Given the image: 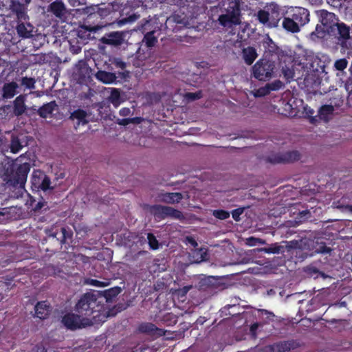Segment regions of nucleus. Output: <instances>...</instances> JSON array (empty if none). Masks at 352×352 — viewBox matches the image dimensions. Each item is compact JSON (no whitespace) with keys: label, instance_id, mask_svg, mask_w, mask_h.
<instances>
[{"label":"nucleus","instance_id":"nucleus-49","mask_svg":"<svg viewBox=\"0 0 352 352\" xmlns=\"http://www.w3.org/2000/svg\"><path fill=\"white\" fill-rule=\"evenodd\" d=\"M116 76H117V78L120 79L118 80V82L126 81L127 79L129 78V72H128V71L119 72L116 74Z\"/></svg>","mask_w":352,"mask_h":352},{"label":"nucleus","instance_id":"nucleus-16","mask_svg":"<svg viewBox=\"0 0 352 352\" xmlns=\"http://www.w3.org/2000/svg\"><path fill=\"white\" fill-rule=\"evenodd\" d=\"M292 17L300 26L305 25L309 21V12L302 7H296L293 10Z\"/></svg>","mask_w":352,"mask_h":352},{"label":"nucleus","instance_id":"nucleus-58","mask_svg":"<svg viewBox=\"0 0 352 352\" xmlns=\"http://www.w3.org/2000/svg\"><path fill=\"white\" fill-rule=\"evenodd\" d=\"M261 311L263 313H265V314L267 315V318L270 320H273V318L274 317V314L272 312H270L265 309H262Z\"/></svg>","mask_w":352,"mask_h":352},{"label":"nucleus","instance_id":"nucleus-62","mask_svg":"<svg viewBox=\"0 0 352 352\" xmlns=\"http://www.w3.org/2000/svg\"><path fill=\"white\" fill-rule=\"evenodd\" d=\"M141 121V118L135 117L130 118V123L139 124Z\"/></svg>","mask_w":352,"mask_h":352},{"label":"nucleus","instance_id":"nucleus-25","mask_svg":"<svg viewBox=\"0 0 352 352\" xmlns=\"http://www.w3.org/2000/svg\"><path fill=\"white\" fill-rule=\"evenodd\" d=\"M56 107L57 104L54 100L47 102L36 110V113L42 118H47L53 113Z\"/></svg>","mask_w":352,"mask_h":352},{"label":"nucleus","instance_id":"nucleus-31","mask_svg":"<svg viewBox=\"0 0 352 352\" xmlns=\"http://www.w3.org/2000/svg\"><path fill=\"white\" fill-rule=\"evenodd\" d=\"M111 90L110 96L108 97V101L111 103L114 107H119L123 100L121 98L120 91L117 88H109Z\"/></svg>","mask_w":352,"mask_h":352},{"label":"nucleus","instance_id":"nucleus-55","mask_svg":"<svg viewBox=\"0 0 352 352\" xmlns=\"http://www.w3.org/2000/svg\"><path fill=\"white\" fill-rule=\"evenodd\" d=\"M235 307V305H228L227 306H225L222 310H221V314H224L226 316H228V315H230V316H234L236 315V314H231V313H228L227 314V311L229 310V309L230 308H234Z\"/></svg>","mask_w":352,"mask_h":352},{"label":"nucleus","instance_id":"nucleus-11","mask_svg":"<svg viewBox=\"0 0 352 352\" xmlns=\"http://www.w3.org/2000/svg\"><path fill=\"white\" fill-rule=\"evenodd\" d=\"M31 188L34 193H39L40 190L43 192L47 190H52L51 179L43 171L34 170L31 177Z\"/></svg>","mask_w":352,"mask_h":352},{"label":"nucleus","instance_id":"nucleus-29","mask_svg":"<svg viewBox=\"0 0 352 352\" xmlns=\"http://www.w3.org/2000/svg\"><path fill=\"white\" fill-rule=\"evenodd\" d=\"M282 26L284 30L292 33H297L300 31V25L292 17H284Z\"/></svg>","mask_w":352,"mask_h":352},{"label":"nucleus","instance_id":"nucleus-15","mask_svg":"<svg viewBox=\"0 0 352 352\" xmlns=\"http://www.w3.org/2000/svg\"><path fill=\"white\" fill-rule=\"evenodd\" d=\"M334 30V34L329 35L334 36L342 43L346 42L350 38V28L343 22H338Z\"/></svg>","mask_w":352,"mask_h":352},{"label":"nucleus","instance_id":"nucleus-60","mask_svg":"<svg viewBox=\"0 0 352 352\" xmlns=\"http://www.w3.org/2000/svg\"><path fill=\"white\" fill-rule=\"evenodd\" d=\"M147 254H148L147 251L141 250V251H139L138 252H137L136 254H135V255L133 256V258L135 259H136V258H139L140 256L146 255Z\"/></svg>","mask_w":352,"mask_h":352},{"label":"nucleus","instance_id":"nucleus-44","mask_svg":"<svg viewBox=\"0 0 352 352\" xmlns=\"http://www.w3.org/2000/svg\"><path fill=\"white\" fill-rule=\"evenodd\" d=\"M203 96L202 91H198L197 92H187L185 94V98L190 101H194L201 98Z\"/></svg>","mask_w":352,"mask_h":352},{"label":"nucleus","instance_id":"nucleus-37","mask_svg":"<svg viewBox=\"0 0 352 352\" xmlns=\"http://www.w3.org/2000/svg\"><path fill=\"white\" fill-rule=\"evenodd\" d=\"M283 249L284 248L278 243H272L268 247L261 248L260 251L267 254H279L283 252Z\"/></svg>","mask_w":352,"mask_h":352},{"label":"nucleus","instance_id":"nucleus-1","mask_svg":"<svg viewBox=\"0 0 352 352\" xmlns=\"http://www.w3.org/2000/svg\"><path fill=\"white\" fill-rule=\"evenodd\" d=\"M98 291H91L82 294L74 306V311L83 317L93 320L99 317L104 311V305L100 297Z\"/></svg>","mask_w":352,"mask_h":352},{"label":"nucleus","instance_id":"nucleus-33","mask_svg":"<svg viewBox=\"0 0 352 352\" xmlns=\"http://www.w3.org/2000/svg\"><path fill=\"white\" fill-rule=\"evenodd\" d=\"M155 30H153L144 34L142 41L146 47H152L157 43V37L155 36Z\"/></svg>","mask_w":352,"mask_h":352},{"label":"nucleus","instance_id":"nucleus-12","mask_svg":"<svg viewBox=\"0 0 352 352\" xmlns=\"http://www.w3.org/2000/svg\"><path fill=\"white\" fill-rule=\"evenodd\" d=\"M151 212L153 214L155 217L164 219L168 217H173L175 219H181L182 217V213L181 211L175 209L170 206H162V205H153L151 208Z\"/></svg>","mask_w":352,"mask_h":352},{"label":"nucleus","instance_id":"nucleus-54","mask_svg":"<svg viewBox=\"0 0 352 352\" xmlns=\"http://www.w3.org/2000/svg\"><path fill=\"white\" fill-rule=\"evenodd\" d=\"M267 90L265 88H260L256 91L254 96L256 97H261L265 96L267 94Z\"/></svg>","mask_w":352,"mask_h":352},{"label":"nucleus","instance_id":"nucleus-4","mask_svg":"<svg viewBox=\"0 0 352 352\" xmlns=\"http://www.w3.org/2000/svg\"><path fill=\"white\" fill-rule=\"evenodd\" d=\"M320 25H317L316 30L311 34V37L322 38L326 34H334L335 27L339 21L338 17L333 12L321 9L315 11Z\"/></svg>","mask_w":352,"mask_h":352},{"label":"nucleus","instance_id":"nucleus-36","mask_svg":"<svg viewBox=\"0 0 352 352\" xmlns=\"http://www.w3.org/2000/svg\"><path fill=\"white\" fill-rule=\"evenodd\" d=\"M307 63H303L304 67L307 69L309 72H318V65L320 60L318 58L306 59Z\"/></svg>","mask_w":352,"mask_h":352},{"label":"nucleus","instance_id":"nucleus-50","mask_svg":"<svg viewBox=\"0 0 352 352\" xmlns=\"http://www.w3.org/2000/svg\"><path fill=\"white\" fill-rule=\"evenodd\" d=\"M89 283L96 287H105L109 285L108 282H103L96 279H91Z\"/></svg>","mask_w":352,"mask_h":352},{"label":"nucleus","instance_id":"nucleus-45","mask_svg":"<svg viewBox=\"0 0 352 352\" xmlns=\"http://www.w3.org/2000/svg\"><path fill=\"white\" fill-rule=\"evenodd\" d=\"M263 46L265 49L267 48L270 53H275L277 50V46L270 37L264 42Z\"/></svg>","mask_w":352,"mask_h":352},{"label":"nucleus","instance_id":"nucleus-27","mask_svg":"<svg viewBox=\"0 0 352 352\" xmlns=\"http://www.w3.org/2000/svg\"><path fill=\"white\" fill-rule=\"evenodd\" d=\"M19 87L15 82L5 83L2 88V97L5 99H10L16 94V89Z\"/></svg>","mask_w":352,"mask_h":352},{"label":"nucleus","instance_id":"nucleus-18","mask_svg":"<svg viewBox=\"0 0 352 352\" xmlns=\"http://www.w3.org/2000/svg\"><path fill=\"white\" fill-rule=\"evenodd\" d=\"M138 330L142 333L158 337L165 335V331L163 329L158 328L151 322L142 323L140 324Z\"/></svg>","mask_w":352,"mask_h":352},{"label":"nucleus","instance_id":"nucleus-51","mask_svg":"<svg viewBox=\"0 0 352 352\" xmlns=\"http://www.w3.org/2000/svg\"><path fill=\"white\" fill-rule=\"evenodd\" d=\"M327 3L334 8L341 6V3L344 0H327Z\"/></svg>","mask_w":352,"mask_h":352},{"label":"nucleus","instance_id":"nucleus-24","mask_svg":"<svg viewBox=\"0 0 352 352\" xmlns=\"http://www.w3.org/2000/svg\"><path fill=\"white\" fill-rule=\"evenodd\" d=\"M305 244H307L308 245H311L313 246V253L311 254H327L331 253L332 251V249L330 247H327L326 245V243L324 242L318 243L314 242L312 240H307Z\"/></svg>","mask_w":352,"mask_h":352},{"label":"nucleus","instance_id":"nucleus-52","mask_svg":"<svg viewBox=\"0 0 352 352\" xmlns=\"http://www.w3.org/2000/svg\"><path fill=\"white\" fill-rule=\"evenodd\" d=\"M283 72L284 74V76L287 79L292 78L294 76V71L289 68H287V69L283 68Z\"/></svg>","mask_w":352,"mask_h":352},{"label":"nucleus","instance_id":"nucleus-20","mask_svg":"<svg viewBox=\"0 0 352 352\" xmlns=\"http://www.w3.org/2000/svg\"><path fill=\"white\" fill-rule=\"evenodd\" d=\"M47 11L61 19L65 14L66 7L62 0H55L48 6Z\"/></svg>","mask_w":352,"mask_h":352},{"label":"nucleus","instance_id":"nucleus-32","mask_svg":"<svg viewBox=\"0 0 352 352\" xmlns=\"http://www.w3.org/2000/svg\"><path fill=\"white\" fill-rule=\"evenodd\" d=\"M87 116V113L85 110L78 109L74 111L72 113V114L70 116V118L72 120H75V119L77 120L78 125H79L80 124H81L82 125H85L86 124L88 123V120L86 119Z\"/></svg>","mask_w":352,"mask_h":352},{"label":"nucleus","instance_id":"nucleus-23","mask_svg":"<svg viewBox=\"0 0 352 352\" xmlns=\"http://www.w3.org/2000/svg\"><path fill=\"white\" fill-rule=\"evenodd\" d=\"M98 30L96 26L80 25L77 30V36L83 41L91 38V34Z\"/></svg>","mask_w":352,"mask_h":352},{"label":"nucleus","instance_id":"nucleus-53","mask_svg":"<svg viewBox=\"0 0 352 352\" xmlns=\"http://www.w3.org/2000/svg\"><path fill=\"white\" fill-rule=\"evenodd\" d=\"M30 352H47L46 349L43 345H36L31 349Z\"/></svg>","mask_w":352,"mask_h":352},{"label":"nucleus","instance_id":"nucleus-5","mask_svg":"<svg viewBox=\"0 0 352 352\" xmlns=\"http://www.w3.org/2000/svg\"><path fill=\"white\" fill-rule=\"evenodd\" d=\"M258 19L260 23L268 28H276L282 18L281 8L276 3H270L266 10L258 12Z\"/></svg>","mask_w":352,"mask_h":352},{"label":"nucleus","instance_id":"nucleus-59","mask_svg":"<svg viewBox=\"0 0 352 352\" xmlns=\"http://www.w3.org/2000/svg\"><path fill=\"white\" fill-rule=\"evenodd\" d=\"M70 50L74 54H78L81 52V47L80 46L75 47V46L72 45L70 47Z\"/></svg>","mask_w":352,"mask_h":352},{"label":"nucleus","instance_id":"nucleus-57","mask_svg":"<svg viewBox=\"0 0 352 352\" xmlns=\"http://www.w3.org/2000/svg\"><path fill=\"white\" fill-rule=\"evenodd\" d=\"M130 113H131L130 109L126 107L122 108L120 110V115L122 116H127L128 115H129Z\"/></svg>","mask_w":352,"mask_h":352},{"label":"nucleus","instance_id":"nucleus-10","mask_svg":"<svg viewBox=\"0 0 352 352\" xmlns=\"http://www.w3.org/2000/svg\"><path fill=\"white\" fill-rule=\"evenodd\" d=\"M300 159L298 151H289L283 153H272L264 157L266 163L272 164L293 163Z\"/></svg>","mask_w":352,"mask_h":352},{"label":"nucleus","instance_id":"nucleus-42","mask_svg":"<svg viewBox=\"0 0 352 352\" xmlns=\"http://www.w3.org/2000/svg\"><path fill=\"white\" fill-rule=\"evenodd\" d=\"M36 80L33 78H28L27 76L23 77L21 79V85L26 88L33 89L35 88Z\"/></svg>","mask_w":352,"mask_h":352},{"label":"nucleus","instance_id":"nucleus-22","mask_svg":"<svg viewBox=\"0 0 352 352\" xmlns=\"http://www.w3.org/2000/svg\"><path fill=\"white\" fill-rule=\"evenodd\" d=\"M160 201L169 204H177L183 199L181 192H162L159 195Z\"/></svg>","mask_w":352,"mask_h":352},{"label":"nucleus","instance_id":"nucleus-38","mask_svg":"<svg viewBox=\"0 0 352 352\" xmlns=\"http://www.w3.org/2000/svg\"><path fill=\"white\" fill-rule=\"evenodd\" d=\"M147 239L150 249L153 250L159 249V242L153 233H148Z\"/></svg>","mask_w":352,"mask_h":352},{"label":"nucleus","instance_id":"nucleus-9","mask_svg":"<svg viewBox=\"0 0 352 352\" xmlns=\"http://www.w3.org/2000/svg\"><path fill=\"white\" fill-rule=\"evenodd\" d=\"M228 6L227 14H221L218 21L223 26H230L231 25H239L240 21V0H228Z\"/></svg>","mask_w":352,"mask_h":352},{"label":"nucleus","instance_id":"nucleus-17","mask_svg":"<svg viewBox=\"0 0 352 352\" xmlns=\"http://www.w3.org/2000/svg\"><path fill=\"white\" fill-rule=\"evenodd\" d=\"M199 289L201 291H213L219 288V282L214 276L201 278L198 284Z\"/></svg>","mask_w":352,"mask_h":352},{"label":"nucleus","instance_id":"nucleus-34","mask_svg":"<svg viewBox=\"0 0 352 352\" xmlns=\"http://www.w3.org/2000/svg\"><path fill=\"white\" fill-rule=\"evenodd\" d=\"M39 201H36V199L33 197H30V206L34 212H39L44 206H47V201L43 197L39 195Z\"/></svg>","mask_w":352,"mask_h":352},{"label":"nucleus","instance_id":"nucleus-35","mask_svg":"<svg viewBox=\"0 0 352 352\" xmlns=\"http://www.w3.org/2000/svg\"><path fill=\"white\" fill-rule=\"evenodd\" d=\"M333 111L334 108L333 107V105L324 104L320 108L318 111V114L321 119L327 120L329 116L332 115Z\"/></svg>","mask_w":352,"mask_h":352},{"label":"nucleus","instance_id":"nucleus-28","mask_svg":"<svg viewBox=\"0 0 352 352\" xmlns=\"http://www.w3.org/2000/svg\"><path fill=\"white\" fill-rule=\"evenodd\" d=\"M242 54L245 63L248 65H251L258 56L256 49L251 46L243 48Z\"/></svg>","mask_w":352,"mask_h":352},{"label":"nucleus","instance_id":"nucleus-21","mask_svg":"<svg viewBox=\"0 0 352 352\" xmlns=\"http://www.w3.org/2000/svg\"><path fill=\"white\" fill-rule=\"evenodd\" d=\"M25 100L26 96L21 94L14 100L13 113L16 116H21L25 113L27 109V107L25 104Z\"/></svg>","mask_w":352,"mask_h":352},{"label":"nucleus","instance_id":"nucleus-48","mask_svg":"<svg viewBox=\"0 0 352 352\" xmlns=\"http://www.w3.org/2000/svg\"><path fill=\"white\" fill-rule=\"evenodd\" d=\"M244 208H239L232 211V216L234 220L239 221L240 220V216L243 214Z\"/></svg>","mask_w":352,"mask_h":352},{"label":"nucleus","instance_id":"nucleus-41","mask_svg":"<svg viewBox=\"0 0 352 352\" xmlns=\"http://www.w3.org/2000/svg\"><path fill=\"white\" fill-rule=\"evenodd\" d=\"M338 9L340 12L347 14L352 10V0H344L341 3V6L338 7Z\"/></svg>","mask_w":352,"mask_h":352},{"label":"nucleus","instance_id":"nucleus-63","mask_svg":"<svg viewBox=\"0 0 352 352\" xmlns=\"http://www.w3.org/2000/svg\"><path fill=\"white\" fill-rule=\"evenodd\" d=\"M187 241H188L189 243H190L192 245H193L194 247H196L197 245V243L196 242V241L192 238V237H187Z\"/></svg>","mask_w":352,"mask_h":352},{"label":"nucleus","instance_id":"nucleus-7","mask_svg":"<svg viewBox=\"0 0 352 352\" xmlns=\"http://www.w3.org/2000/svg\"><path fill=\"white\" fill-rule=\"evenodd\" d=\"M61 323L67 329L76 331L92 325L93 321L80 314L68 312L62 317Z\"/></svg>","mask_w":352,"mask_h":352},{"label":"nucleus","instance_id":"nucleus-47","mask_svg":"<svg viewBox=\"0 0 352 352\" xmlns=\"http://www.w3.org/2000/svg\"><path fill=\"white\" fill-rule=\"evenodd\" d=\"M263 244L265 243V241L261 239L256 238L254 236H250L247 239L246 244L250 246H254L257 244Z\"/></svg>","mask_w":352,"mask_h":352},{"label":"nucleus","instance_id":"nucleus-8","mask_svg":"<svg viewBox=\"0 0 352 352\" xmlns=\"http://www.w3.org/2000/svg\"><path fill=\"white\" fill-rule=\"evenodd\" d=\"M274 69V62L261 58L252 67V76L260 81L269 80L273 76Z\"/></svg>","mask_w":352,"mask_h":352},{"label":"nucleus","instance_id":"nucleus-13","mask_svg":"<svg viewBox=\"0 0 352 352\" xmlns=\"http://www.w3.org/2000/svg\"><path fill=\"white\" fill-rule=\"evenodd\" d=\"M124 41V34L123 32L115 31L104 34L100 41L107 45L119 46Z\"/></svg>","mask_w":352,"mask_h":352},{"label":"nucleus","instance_id":"nucleus-3","mask_svg":"<svg viewBox=\"0 0 352 352\" xmlns=\"http://www.w3.org/2000/svg\"><path fill=\"white\" fill-rule=\"evenodd\" d=\"M11 12L16 16L15 30L17 35L22 38H29L33 36V25L29 21L28 8L18 1H12L10 6Z\"/></svg>","mask_w":352,"mask_h":352},{"label":"nucleus","instance_id":"nucleus-61","mask_svg":"<svg viewBox=\"0 0 352 352\" xmlns=\"http://www.w3.org/2000/svg\"><path fill=\"white\" fill-rule=\"evenodd\" d=\"M164 317L166 318V320H168V319L172 320L173 319L174 323H176V322H177L176 316L172 314H168Z\"/></svg>","mask_w":352,"mask_h":352},{"label":"nucleus","instance_id":"nucleus-30","mask_svg":"<svg viewBox=\"0 0 352 352\" xmlns=\"http://www.w3.org/2000/svg\"><path fill=\"white\" fill-rule=\"evenodd\" d=\"M121 292V288L119 287H114L103 292H98L100 294L98 296L100 300L103 302L105 299L106 302L111 301L113 298L116 297Z\"/></svg>","mask_w":352,"mask_h":352},{"label":"nucleus","instance_id":"nucleus-56","mask_svg":"<svg viewBox=\"0 0 352 352\" xmlns=\"http://www.w3.org/2000/svg\"><path fill=\"white\" fill-rule=\"evenodd\" d=\"M115 65L118 67V68H120L122 69H124L126 66V64L125 62L121 60H116L115 61Z\"/></svg>","mask_w":352,"mask_h":352},{"label":"nucleus","instance_id":"nucleus-2","mask_svg":"<svg viewBox=\"0 0 352 352\" xmlns=\"http://www.w3.org/2000/svg\"><path fill=\"white\" fill-rule=\"evenodd\" d=\"M30 168L27 162L19 164L16 168L13 162H7L2 166L0 176L8 186L24 189Z\"/></svg>","mask_w":352,"mask_h":352},{"label":"nucleus","instance_id":"nucleus-26","mask_svg":"<svg viewBox=\"0 0 352 352\" xmlns=\"http://www.w3.org/2000/svg\"><path fill=\"white\" fill-rule=\"evenodd\" d=\"M95 76L97 80L104 84H111L113 82H115L117 79L116 73L106 72L103 70L98 71L95 74Z\"/></svg>","mask_w":352,"mask_h":352},{"label":"nucleus","instance_id":"nucleus-43","mask_svg":"<svg viewBox=\"0 0 352 352\" xmlns=\"http://www.w3.org/2000/svg\"><path fill=\"white\" fill-rule=\"evenodd\" d=\"M330 104L333 105V107H340L342 105L344 100L340 94H336L335 96L329 99Z\"/></svg>","mask_w":352,"mask_h":352},{"label":"nucleus","instance_id":"nucleus-46","mask_svg":"<svg viewBox=\"0 0 352 352\" xmlns=\"http://www.w3.org/2000/svg\"><path fill=\"white\" fill-rule=\"evenodd\" d=\"M347 65L348 61L346 58L338 59L334 63L335 68L338 71H343L346 68Z\"/></svg>","mask_w":352,"mask_h":352},{"label":"nucleus","instance_id":"nucleus-40","mask_svg":"<svg viewBox=\"0 0 352 352\" xmlns=\"http://www.w3.org/2000/svg\"><path fill=\"white\" fill-rule=\"evenodd\" d=\"M212 215L220 220H225L230 217V212L224 210L217 209L212 211Z\"/></svg>","mask_w":352,"mask_h":352},{"label":"nucleus","instance_id":"nucleus-14","mask_svg":"<svg viewBox=\"0 0 352 352\" xmlns=\"http://www.w3.org/2000/svg\"><path fill=\"white\" fill-rule=\"evenodd\" d=\"M296 347L294 340L280 341L265 346L263 352H286Z\"/></svg>","mask_w":352,"mask_h":352},{"label":"nucleus","instance_id":"nucleus-39","mask_svg":"<svg viewBox=\"0 0 352 352\" xmlns=\"http://www.w3.org/2000/svg\"><path fill=\"white\" fill-rule=\"evenodd\" d=\"M22 148V145L18 138H12L10 143V150L13 153H17Z\"/></svg>","mask_w":352,"mask_h":352},{"label":"nucleus","instance_id":"nucleus-6","mask_svg":"<svg viewBox=\"0 0 352 352\" xmlns=\"http://www.w3.org/2000/svg\"><path fill=\"white\" fill-rule=\"evenodd\" d=\"M45 232L49 237L56 239L61 248L64 245L65 250L69 249L73 241V232L69 228L54 225L45 229Z\"/></svg>","mask_w":352,"mask_h":352},{"label":"nucleus","instance_id":"nucleus-64","mask_svg":"<svg viewBox=\"0 0 352 352\" xmlns=\"http://www.w3.org/2000/svg\"><path fill=\"white\" fill-rule=\"evenodd\" d=\"M311 5H320L322 3V0H308Z\"/></svg>","mask_w":352,"mask_h":352},{"label":"nucleus","instance_id":"nucleus-19","mask_svg":"<svg viewBox=\"0 0 352 352\" xmlns=\"http://www.w3.org/2000/svg\"><path fill=\"white\" fill-rule=\"evenodd\" d=\"M51 310V307L47 301L38 302L34 306V316L41 320L46 319L50 314Z\"/></svg>","mask_w":352,"mask_h":352}]
</instances>
